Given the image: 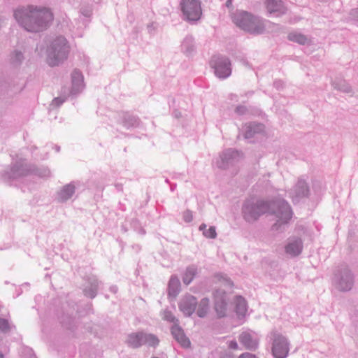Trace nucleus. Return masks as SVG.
<instances>
[{
	"label": "nucleus",
	"mask_w": 358,
	"mask_h": 358,
	"mask_svg": "<svg viewBox=\"0 0 358 358\" xmlns=\"http://www.w3.org/2000/svg\"><path fill=\"white\" fill-rule=\"evenodd\" d=\"M238 358H257L255 355L245 352L241 355Z\"/></svg>",
	"instance_id": "obj_27"
},
{
	"label": "nucleus",
	"mask_w": 358,
	"mask_h": 358,
	"mask_svg": "<svg viewBox=\"0 0 358 358\" xmlns=\"http://www.w3.org/2000/svg\"><path fill=\"white\" fill-rule=\"evenodd\" d=\"M289 348L285 338L280 335H274L272 352L275 358H285Z\"/></svg>",
	"instance_id": "obj_6"
},
{
	"label": "nucleus",
	"mask_w": 358,
	"mask_h": 358,
	"mask_svg": "<svg viewBox=\"0 0 358 358\" xmlns=\"http://www.w3.org/2000/svg\"><path fill=\"white\" fill-rule=\"evenodd\" d=\"M180 289V281L176 278H171L169 284V295L175 297Z\"/></svg>",
	"instance_id": "obj_17"
},
{
	"label": "nucleus",
	"mask_w": 358,
	"mask_h": 358,
	"mask_svg": "<svg viewBox=\"0 0 358 358\" xmlns=\"http://www.w3.org/2000/svg\"><path fill=\"white\" fill-rule=\"evenodd\" d=\"M301 250L302 244L300 240H297L294 243L288 244L285 248L286 252L292 256H296L299 255Z\"/></svg>",
	"instance_id": "obj_15"
},
{
	"label": "nucleus",
	"mask_w": 358,
	"mask_h": 358,
	"mask_svg": "<svg viewBox=\"0 0 358 358\" xmlns=\"http://www.w3.org/2000/svg\"><path fill=\"white\" fill-rule=\"evenodd\" d=\"M144 343H148L150 346H156L159 344V339L152 334H145Z\"/></svg>",
	"instance_id": "obj_22"
},
{
	"label": "nucleus",
	"mask_w": 358,
	"mask_h": 358,
	"mask_svg": "<svg viewBox=\"0 0 358 358\" xmlns=\"http://www.w3.org/2000/svg\"><path fill=\"white\" fill-rule=\"evenodd\" d=\"M271 205L264 201H259L254 205H246L243 212L245 218L248 222L256 220L262 214L267 212Z\"/></svg>",
	"instance_id": "obj_5"
},
{
	"label": "nucleus",
	"mask_w": 358,
	"mask_h": 358,
	"mask_svg": "<svg viewBox=\"0 0 358 358\" xmlns=\"http://www.w3.org/2000/svg\"><path fill=\"white\" fill-rule=\"evenodd\" d=\"M196 299L193 296L184 298L180 304V310L186 315H190L195 310Z\"/></svg>",
	"instance_id": "obj_10"
},
{
	"label": "nucleus",
	"mask_w": 358,
	"mask_h": 358,
	"mask_svg": "<svg viewBox=\"0 0 358 358\" xmlns=\"http://www.w3.org/2000/svg\"><path fill=\"white\" fill-rule=\"evenodd\" d=\"M229 347L231 349L236 350L238 349V344L236 341H232L229 343Z\"/></svg>",
	"instance_id": "obj_28"
},
{
	"label": "nucleus",
	"mask_w": 358,
	"mask_h": 358,
	"mask_svg": "<svg viewBox=\"0 0 358 358\" xmlns=\"http://www.w3.org/2000/svg\"><path fill=\"white\" fill-rule=\"evenodd\" d=\"M0 358H3V356L1 353H0Z\"/></svg>",
	"instance_id": "obj_32"
},
{
	"label": "nucleus",
	"mask_w": 358,
	"mask_h": 358,
	"mask_svg": "<svg viewBox=\"0 0 358 358\" xmlns=\"http://www.w3.org/2000/svg\"><path fill=\"white\" fill-rule=\"evenodd\" d=\"M215 74L221 78H225L231 74L230 62L227 59L217 58L213 62Z\"/></svg>",
	"instance_id": "obj_7"
},
{
	"label": "nucleus",
	"mask_w": 358,
	"mask_h": 358,
	"mask_svg": "<svg viewBox=\"0 0 358 358\" xmlns=\"http://www.w3.org/2000/svg\"><path fill=\"white\" fill-rule=\"evenodd\" d=\"M234 311L238 315L243 316L247 312V304L245 300L240 296L235 297L233 302Z\"/></svg>",
	"instance_id": "obj_12"
},
{
	"label": "nucleus",
	"mask_w": 358,
	"mask_h": 358,
	"mask_svg": "<svg viewBox=\"0 0 358 358\" xmlns=\"http://www.w3.org/2000/svg\"><path fill=\"white\" fill-rule=\"evenodd\" d=\"M224 292L217 291L215 294V310L217 314V316L221 317L226 315L227 308H226V296L224 295Z\"/></svg>",
	"instance_id": "obj_8"
},
{
	"label": "nucleus",
	"mask_w": 358,
	"mask_h": 358,
	"mask_svg": "<svg viewBox=\"0 0 358 358\" xmlns=\"http://www.w3.org/2000/svg\"><path fill=\"white\" fill-rule=\"evenodd\" d=\"M206 228V225L205 224H202L199 227V229L201 230V231H203Z\"/></svg>",
	"instance_id": "obj_29"
},
{
	"label": "nucleus",
	"mask_w": 358,
	"mask_h": 358,
	"mask_svg": "<svg viewBox=\"0 0 358 358\" xmlns=\"http://www.w3.org/2000/svg\"><path fill=\"white\" fill-rule=\"evenodd\" d=\"M273 213L277 215V217H279V221L282 223L287 222L292 215L289 206L285 202H282L278 206V210Z\"/></svg>",
	"instance_id": "obj_9"
},
{
	"label": "nucleus",
	"mask_w": 358,
	"mask_h": 358,
	"mask_svg": "<svg viewBox=\"0 0 358 358\" xmlns=\"http://www.w3.org/2000/svg\"><path fill=\"white\" fill-rule=\"evenodd\" d=\"M69 53V46L64 37L57 38L48 50V63L50 66L58 65L66 59Z\"/></svg>",
	"instance_id": "obj_3"
},
{
	"label": "nucleus",
	"mask_w": 358,
	"mask_h": 358,
	"mask_svg": "<svg viewBox=\"0 0 358 358\" xmlns=\"http://www.w3.org/2000/svg\"><path fill=\"white\" fill-rule=\"evenodd\" d=\"M145 334H131L128 338V343L132 348H138L144 343Z\"/></svg>",
	"instance_id": "obj_14"
},
{
	"label": "nucleus",
	"mask_w": 358,
	"mask_h": 358,
	"mask_svg": "<svg viewBox=\"0 0 358 358\" xmlns=\"http://www.w3.org/2000/svg\"><path fill=\"white\" fill-rule=\"evenodd\" d=\"M271 206H272V208H274L276 206V204L275 203H272Z\"/></svg>",
	"instance_id": "obj_31"
},
{
	"label": "nucleus",
	"mask_w": 358,
	"mask_h": 358,
	"mask_svg": "<svg viewBox=\"0 0 358 358\" xmlns=\"http://www.w3.org/2000/svg\"><path fill=\"white\" fill-rule=\"evenodd\" d=\"M171 332L176 340L182 347L189 348L190 346L189 340L185 336L184 332L178 326H173L171 329Z\"/></svg>",
	"instance_id": "obj_11"
},
{
	"label": "nucleus",
	"mask_w": 358,
	"mask_h": 358,
	"mask_svg": "<svg viewBox=\"0 0 358 358\" xmlns=\"http://www.w3.org/2000/svg\"><path fill=\"white\" fill-rule=\"evenodd\" d=\"M226 6L229 8L231 7V0H228L227 2H226Z\"/></svg>",
	"instance_id": "obj_30"
},
{
	"label": "nucleus",
	"mask_w": 358,
	"mask_h": 358,
	"mask_svg": "<svg viewBox=\"0 0 358 358\" xmlns=\"http://www.w3.org/2000/svg\"><path fill=\"white\" fill-rule=\"evenodd\" d=\"M203 235L210 238H215L217 235L215 228L214 227H210L208 230L203 231Z\"/></svg>",
	"instance_id": "obj_23"
},
{
	"label": "nucleus",
	"mask_w": 358,
	"mask_h": 358,
	"mask_svg": "<svg viewBox=\"0 0 358 358\" xmlns=\"http://www.w3.org/2000/svg\"><path fill=\"white\" fill-rule=\"evenodd\" d=\"M288 38L291 41L296 42L301 45H304L308 42V38L306 36L299 33H290L288 35Z\"/></svg>",
	"instance_id": "obj_18"
},
{
	"label": "nucleus",
	"mask_w": 358,
	"mask_h": 358,
	"mask_svg": "<svg viewBox=\"0 0 358 358\" xmlns=\"http://www.w3.org/2000/svg\"><path fill=\"white\" fill-rule=\"evenodd\" d=\"M266 7L270 13L280 12L282 10V2L279 0H266Z\"/></svg>",
	"instance_id": "obj_16"
},
{
	"label": "nucleus",
	"mask_w": 358,
	"mask_h": 358,
	"mask_svg": "<svg viewBox=\"0 0 358 358\" xmlns=\"http://www.w3.org/2000/svg\"><path fill=\"white\" fill-rule=\"evenodd\" d=\"M9 329L10 326L8 322L5 319L0 318V330L6 332L8 331Z\"/></svg>",
	"instance_id": "obj_24"
},
{
	"label": "nucleus",
	"mask_w": 358,
	"mask_h": 358,
	"mask_svg": "<svg viewBox=\"0 0 358 358\" xmlns=\"http://www.w3.org/2000/svg\"><path fill=\"white\" fill-rule=\"evenodd\" d=\"M164 319L168 320L169 322H174L175 317L173 314L169 311H164Z\"/></svg>",
	"instance_id": "obj_25"
},
{
	"label": "nucleus",
	"mask_w": 358,
	"mask_h": 358,
	"mask_svg": "<svg viewBox=\"0 0 358 358\" xmlns=\"http://www.w3.org/2000/svg\"><path fill=\"white\" fill-rule=\"evenodd\" d=\"M15 17L29 31H40L52 21L53 15L48 9H37L33 6L17 9Z\"/></svg>",
	"instance_id": "obj_1"
},
{
	"label": "nucleus",
	"mask_w": 358,
	"mask_h": 358,
	"mask_svg": "<svg viewBox=\"0 0 358 358\" xmlns=\"http://www.w3.org/2000/svg\"><path fill=\"white\" fill-rule=\"evenodd\" d=\"M234 21L238 27L251 34H259L264 30V26L261 20L246 12L237 14Z\"/></svg>",
	"instance_id": "obj_2"
},
{
	"label": "nucleus",
	"mask_w": 358,
	"mask_h": 358,
	"mask_svg": "<svg viewBox=\"0 0 358 358\" xmlns=\"http://www.w3.org/2000/svg\"><path fill=\"white\" fill-rule=\"evenodd\" d=\"M181 10L185 18L189 21H196L202 15L201 2L199 0H182Z\"/></svg>",
	"instance_id": "obj_4"
},
{
	"label": "nucleus",
	"mask_w": 358,
	"mask_h": 358,
	"mask_svg": "<svg viewBox=\"0 0 358 358\" xmlns=\"http://www.w3.org/2000/svg\"><path fill=\"white\" fill-rule=\"evenodd\" d=\"M196 269L194 268H189L187 269L184 276H183V282L185 284H189L193 280L194 275H196Z\"/></svg>",
	"instance_id": "obj_19"
},
{
	"label": "nucleus",
	"mask_w": 358,
	"mask_h": 358,
	"mask_svg": "<svg viewBox=\"0 0 358 358\" xmlns=\"http://www.w3.org/2000/svg\"><path fill=\"white\" fill-rule=\"evenodd\" d=\"M231 285H232V284L227 280H224L220 284V287L222 288L223 290L224 289V288H226L227 287H231Z\"/></svg>",
	"instance_id": "obj_26"
},
{
	"label": "nucleus",
	"mask_w": 358,
	"mask_h": 358,
	"mask_svg": "<svg viewBox=\"0 0 358 358\" xmlns=\"http://www.w3.org/2000/svg\"><path fill=\"white\" fill-rule=\"evenodd\" d=\"M241 343L245 348L251 350L255 349L257 346V341L252 339L251 335L247 332H243L239 337Z\"/></svg>",
	"instance_id": "obj_13"
},
{
	"label": "nucleus",
	"mask_w": 358,
	"mask_h": 358,
	"mask_svg": "<svg viewBox=\"0 0 358 358\" xmlns=\"http://www.w3.org/2000/svg\"><path fill=\"white\" fill-rule=\"evenodd\" d=\"M74 193V187L71 185L65 186L61 192V196L63 199H67Z\"/></svg>",
	"instance_id": "obj_20"
},
{
	"label": "nucleus",
	"mask_w": 358,
	"mask_h": 358,
	"mask_svg": "<svg viewBox=\"0 0 358 358\" xmlns=\"http://www.w3.org/2000/svg\"><path fill=\"white\" fill-rule=\"evenodd\" d=\"M208 301L207 299H203L201 301L199 307L197 310V315L202 317L206 315L207 313L208 309Z\"/></svg>",
	"instance_id": "obj_21"
}]
</instances>
